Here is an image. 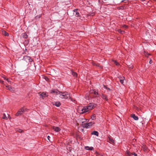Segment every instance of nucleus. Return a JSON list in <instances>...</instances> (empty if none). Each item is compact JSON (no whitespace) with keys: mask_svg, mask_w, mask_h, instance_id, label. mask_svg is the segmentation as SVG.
<instances>
[{"mask_svg":"<svg viewBox=\"0 0 156 156\" xmlns=\"http://www.w3.org/2000/svg\"><path fill=\"white\" fill-rule=\"evenodd\" d=\"M23 130H22V129H19L18 130V132H19V133H21L23 132Z\"/></svg>","mask_w":156,"mask_h":156,"instance_id":"obj_36","label":"nucleus"},{"mask_svg":"<svg viewBox=\"0 0 156 156\" xmlns=\"http://www.w3.org/2000/svg\"><path fill=\"white\" fill-rule=\"evenodd\" d=\"M6 89L9 90L12 92H13L15 90L14 87H12L11 86L7 85L6 86Z\"/></svg>","mask_w":156,"mask_h":156,"instance_id":"obj_9","label":"nucleus"},{"mask_svg":"<svg viewBox=\"0 0 156 156\" xmlns=\"http://www.w3.org/2000/svg\"><path fill=\"white\" fill-rule=\"evenodd\" d=\"M50 137L49 136H47L48 139L49 140V141H50Z\"/></svg>","mask_w":156,"mask_h":156,"instance_id":"obj_39","label":"nucleus"},{"mask_svg":"<svg viewBox=\"0 0 156 156\" xmlns=\"http://www.w3.org/2000/svg\"><path fill=\"white\" fill-rule=\"evenodd\" d=\"M131 117L133 118L135 120H138V116H136L135 114H133L131 115Z\"/></svg>","mask_w":156,"mask_h":156,"instance_id":"obj_15","label":"nucleus"},{"mask_svg":"<svg viewBox=\"0 0 156 156\" xmlns=\"http://www.w3.org/2000/svg\"><path fill=\"white\" fill-rule=\"evenodd\" d=\"M129 68L130 69H133V66L132 65L129 66Z\"/></svg>","mask_w":156,"mask_h":156,"instance_id":"obj_33","label":"nucleus"},{"mask_svg":"<svg viewBox=\"0 0 156 156\" xmlns=\"http://www.w3.org/2000/svg\"><path fill=\"white\" fill-rule=\"evenodd\" d=\"M77 9H76L74 11L76 13L75 16L76 17H78L80 16V14L77 11Z\"/></svg>","mask_w":156,"mask_h":156,"instance_id":"obj_19","label":"nucleus"},{"mask_svg":"<svg viewBox=\"0 0 156 156\" xmlns=\"http://www.w3.org/2000/svg\"><path fill=\"white\" fill-rule=\"evenodd\" d=\"M23 38H24L25 39H26L28 37V35L26 33H23Z\"/></svg>","mask_w":156,"mask_h":156,"instance_id":"obj_24","label":"nucleus"},{"mask_svg":"<svg viewBox=\"0 0 156 156\" xmlns=\"http://www.w3.org/2000/svg\"><path fill=\"white\" fill-rule=\"evenodd\" d=\"M128 0H123L121 1V2H124L125 3H126L127 2H128Z\"/></svg>","mask_w":156,"mask_h":156,"instance_id":"obj_35","label":"nucleus"},{"mask_svg":"<svg viewBox=\"0 0 156 156\" xmlns=\"http://www.w3.org/2000/svg\"><path fill=\"white\" fill-rule=\"evenodd\" d=\"M27 110V108H21L17 112L16 115L17 116L21 115L22 114L23 112Z\"/></svg>","mask_w":156,"mask_h":156,"instance_id":"obj_5","label":"nucleus"},{"mask_svg":"<svg viewBox=\"0 0 156 156\" xmlns=\"http://www.w3.org/2000/svg\"><path fill=\"white\" fill-rule=\"evenodd\" d=\"M120 80V83L122 84H123V81L124 80Z\"/></svg>","mask_w":156,"mask_h":156,"instance_id":"obj_38","label":"nucleus"},{"mask_svg":"<svg viewBox=\"0 0 156 156\" xmlns=\"http://www.w3.org/2000/svg\"><path fill=\"white\" fill-rule=\"evenodd\" d=\"M104 87L106 89H108V90H110V89L109 88H108L107 87H106V86H104Z\"/></svg>","mask_w":156,"mask_h":156,"instance_id":"obj_37","label":"nucleus"},{"mask_svg":"<svg viewBox=\"0 0 156 156\" xmlns=\"http://www.w3.org/2000/svg\"><path fill=\"white\" fill-rule=\"evenodd\" d=\"M23 59H24V60L26 61L27 62H30L33 61L32 59L30 57L27 56H24Z\"/></svg>","mask_w":156,"mask_h":156,"instance_id":"obj_7","label":"nucleus"},{"mask_svg":"<svg viewBox=\"0 0 156 156\" xmlns=\"http://www.w3.org/2000/svg\"><path fill=\"white\" fill-rule=\"evenodd\" d=\"M124 7H125L124 6H122L119 7L118 8H119V9H120L123 10L124 9Z\"/></svg>","mask_w":156,"mask_h":156,"instance_id":"obj_31","label":"nucleus"},{"mask_svg":"<svg viewBox=\"0 0 156 156\" xmlns=\"http://www.w3.org/2000/svg\"><path fill=\"white\" fill-rule=\"evenodd\" d=\"M3 82H4V81H3L2 80H0V83H3Z\"/></svg>","mask_w":156,"mask_h":156,"instance_id":"obj_41","label":"nucleus"},{"mask_svg":"<svg viewBox=\"0 0 156 156\" xmlns=\"http://www.w3.org/2000/svg\"><path fill=\"white\" fill-rule=\"evenodd\" d=\"M87 119L84 118H79L77 121V126L81 125L84 126L86 123L87 122Z\"/></svg>","mask_w":156,"mask_h":156,"instance_id":"obj_1","label":"nucleus"},{"mask_svg":"<svg viewBox=\"0 0 156 156\" xmlns=\"http://www.w3.org/2000/svg\"><path fill=\"white\" fill-rule=\"evenodd\" d=\"M85 149L87 150L92 151L94 149V148L92 147H89L88 146H85L84 147Z\"/></svg>","mask_w":156,"mask_h":156,"instance_id":"obj_13","label":"nucleus"},{"mask_svg":"<svg viewBox=\"0 0 156 156\" xmlns=\"http://www.w3.org/2000/svg\"><path fill=\"white\" fill-rule=\"evenodd\" d=\"M40 95L41 97L43 99L44 98L47 96L46 93H45L43 92L41 93Z\"/></svg>","mask_w":156,"mask_h":156,"instance_id":"obj_14","label":"nucleus"},{"mask_svg":"<svg viewBox=\"0 0 156 156\" xmlns=\"http://www.w3.org/2000/svg\"><path fill=\"white\" fill-rule=\"evenodd\" d=\"M98 2H100V0H99Z\"/></svg>","mask_w":156,"mask_h":156,"instance_id":"obj_44","label":"nucleus"},{"mask_svg":"<svg viewBox=\"0 0 156 156\" xmlns=\"http://www.w3.org/2000/svg\"><path fill=\"white\" fill-rule=\"evenodd\" d=\"M54 105L57 107H59L60 105V103L59 102H55Z\"/></svg>","mask_w":156,"mask_h":156,"instance_id":"obj_22","label":"nucleus"},{"mask_svg":"<svg viewBox=\"0 0 156 156\" xmlns=\"http://www.w3.org/2000/svg\"><path fill=\"white\" fill-rule=\"evenodd\" d=\"M52 129L55 131L56 132H58L60 131L61 129H60L58 127L53 126L52 127Z\"/></svg>","mask_w":156,"mask_h":156,"instance_id":"obj_12","label":"nucleus"},{"mask_svg":"<svg viewBox=\"0 0 156 156\" xmlns=\"http://www.w3.org/2000/svg\"><path fill=\"white\" fill-rule=\"evenodd\" d=\"M72 74L74 77H77V74L76 72H72Z\"/></svg>","mask_w":156,"mask_h":156,"instance_id":"obj_27","label":"nucleus"},{"mask_svg":"<svg viewBox=\"0 0 156 156\" xmlns=\"http://www.w3.org/2000/svg\"><path fill=\"white\" fill-rule=\"evenodd\" d=\"M119 80H125V77L124 76H121L119 77Z\"/></svg>","mask_w":156,"mask_h":156,"instance_id":"obj_32","label":"nucleus"},{"mask_svg":"<svg viewBox=\"0 0 156 156\" xmlns=\"http://www.w3.org/2000/svg\"><path fill=\"white\" fill-rule=\"evenodd\" d=\"M101 98L104 100L107 101L108 99L107 97V96L105 94H102L101 96Z\"/></svg>","mask_w":156,"mask_h":156,"instance_id":"obj_20","label":"nucleus"},{"mask_svg":"<svg viewBox=\"0 0 156 156\" xmlns=\"http://www.w3.org/2000/svg\"><path fill=\"white\" fill-rule=\"evenodd\" d=\"M78 112L79 113L81 114H83L88 112L86 109V107L85 106L79 107L78 108Z\"/></svg>","mask_w":156,"mask_h":156,"instance_id":"obj_3","label":"nucleus"},{"mask_svg":"<svg viewBox=\"0 0 156 156\" xmlns=\"http://www.w3.org/2000/svg\"><path fill=\"white\" fill-rule=\"evenodd\" d=\"M2 118L5 120L8 119V117L6 116L5 114H3V116Z\"/></svg>","mask_w":156,"mask_h":156,"instance_id":"obj_28","label":"nucleus"},{"mask_svg":"<svg viewBox=\"0 0 156 156\" xmlns=\"http://www.w3.org/2000/svg\"><path fill=\"white\" fill-rule=\"evenodd\" d=\"M112 61L114 62V64L117 66H120V64L118 62H117L116 61V60H112Z\"/></svg>","mask_w":156,"mask_h":156,"instance_id":"obj_21","label":"nucleus"},{"mask_svg":"<svg viewBox=\"0 0 156 156\" xmlns=\"http://www.w3.org/2000/svg\"><path fill=\"white\" fill-rule=\"evenodd\" d=\"M93 64L94 66H96L99 67L101 69L102 68V66L101 65H100V64H99L98 63H93Z\"/></svg>","mask_w":156,"mask_h":156,"instance_id":"obj_16","label":"nucleus"},{"mask_svg":"<svg viewBox=\"0 0 156 156\" xmlns=\"http://www.w3.org/2000/svg\"><path fill=\"white\" fill-rule=\"evenodd\" d=\"M5 80H6L8 83H9L10 84H12V83L11 81L7 78H5Z\"/></svg>","mask_w":156,"mask_h":156,"instance_id":"obj_30","label":"nucleus"},{"mask_svg":"<svg viewBox=\"0 0 156 156\" xmlns=\"http://www.w3.org/2000/svg\"><path fill=\"white\" fill-rule=\"evenodd\" d=\"M2 34L5 36H8L9 35V34L6 31H2Z\"/></svg>","mask_w":156,"mask_h":156,"instance_id":"obj_17","label":"nucleus"},{"mask_svg":"<svg viewBox=\"0 0 156 156\" xmlns=\"http://www.w3.org/2000/svg\"><path fill=\"white\" fill-rule=\"evenodd\" d=\"M144 54L147 57H148L149 55H151L150 54H149L147 52H146L145 51L144 52Z\"/></svg>","mask_w":156,"mask_h":156,"instance_id":"obj_26","label":"nucleus"},{"mask_svg":"<svg viewBox=\"0 0 156 156\" xmlns=\"http://www.w3.org/2000/svg\"><path fill=\"white\" fill-rule=\"evenodd\" d=\"M2 77L4 79V80H5V78H6V77H4V76H2Z\"/></svg>","mask_w":156,"mask_h":156,"instance_id":"obj_42","label":"nucleus"},{"mask_svg":"<svg viewBox=\"0 0 156 156\" xmlns=\"http://www.w3.org/2000/svg\"><path fill=\"white\" fill-rule=\"evenodd\" d=\"M61 93L59 94L60 97L62 99H67L69 98H70V94L67 92H60Z\"/></svg>","mask_w":156,"mask_h":156,"instance_id":"obj_2","label":"nucleus"},{"mask_svg":"<svg viewBox=\"0 0 156 156\" xmlns=\"http://www.w3.org/2000/svg\"><path fill=\"white\" fill-rule=\"evenodd\" d=\"M94 122H89L88 123H86V124L84 126H83V127L86 128H89L90 126H91L93 124H94Z\"/></svg>","mask_w":156,"mask_h":156,"instance_id":"obj_8","label":"nucleus"},{"mask_svg":"<svg viewBox=\"0 0 156 156\" xmlns=\"http://www.w3.org/2000/svg\"><path fill=\"white\" fill-rule=\"evenodd\" d=\"M126 155L128 156H132L133 155L134 156H137V155L135 152H133L131 153L129 151H126Z\"/></svg>","mask_w":156,"mask_h":156,"instance_id":"obj_10","label":"nucleus"},{"mask_svg":"<svg viewBox=\"0 0 156 156\" xmlns=\"http://www.w3.org/2000/svg\"><path fill=\"white\" fill-rule=\"evenodd\" d=\"M96 105L93 103H90L87 106H85L86 107L88 112L91 110L93 109L96 106Z\"/></svg>","mask_w":156,"mask_h":156,"instance_id":"obj_4","label":"nucleus"},{"mask_svg":"<svg viewBox=\"0 0 156 156\" xmlns=\"http://www.w3.org/2000/svg\"><path fill=\"white\" fill-rule=\"evenodd\" d=\"M51 93H54L55 94H59L61 93L60 92L58 91V90H51Z\"/></svg>","mask_w":156,"mask_h":156,"instance_id":"obj_11","label":"nucleus"},{"mask_svg":"<svg viewBox=\"0 0 156 156\" xmlns=\"http://www.w3.org/2000/svg\"><path fill=\"white\" fill-rule=\"evenodd\" d=\"M117 31L121 33L122 34H123L125 33V31H123L121 30L120 29H118L117 30Z\"/></svg>","mask_w":156,"mask_h":156,"instance_id":"obj_25","label":"nucleus"},{"mask_svg":"<svg viewBox=\"0 0 156 156\" xmlns=\"http://www.w3.org/2000/svg\"><path fill=\"white\" fill-rule=\"evenodd\" d=\"M123 27L125 28H127L128 27V26L126 25H123Z\"/></svg>","mask_w":156,"mask_h":156,"instance_id":"obj_34","label":"nucleus"},{"mask_svg":"<svg viewBox=\"0 0 156 156\" xmlns=\"http://www.w3.org/2000/svg\"><path fill=\"white\" fill-rule=\"evenodd\" d=\"M91 134L97 136H98V132H97V131H94L93 132H92L91 133Z\"/></svg>","mask_w":156,"mask_h":156,"instance_id":"obj_18","label":"nucleus"},{"mask_svg":"<svg viewBox=\"0 0 156 156\" xmlns=\"http://www.w3.org/2000/svg\"><path fill=\"white\" fill-rule=\"evenodd\" d=\"M10 117V115H8V118H9V117Z\"/></svg>","mask_w":156,"mask_h":156,"instance_id":"obj_43","label":"nucleus"},{"mask_svg":"<svg viewBox=\"0 0 156 156\" xmlns=\"http://www.w3.org/2000/svg\"><path fill=\"white\" fill-rule=\"evenodd\" d=\"M152 62V60L151 59L149 61V63L150 64H151Z\"/></svg>","mask_w":156,"mask_h":156,"instance_id":"obj_40","label":"nucleus"},{"mask_svg":"<svg viewBox=\"0 0 156 156\" xmlns=\"http://www.w3.org/2000/svg\"><path fill=\"white\" fill-rule=\"evenodd\" d=\"M90 96H92L94 98L97 97L98 95V91L95 90H91L90 93Z\"/></svg>","mask_w":156,"mask_h":156,"instance_id":"obj_6","label":"nucleus"},{"mask_svg":"<svg viewBox=\"0 0 156 156\" xmlns=\"http://www.w3.org/2000/svg\"><path fill=\"white\" fill-rule=\"evenodd\" d=\"M109 140L110 141V143H114V140L111 137H108Z\"/></svg>","mask_w":156,"mask_h":156,"instance_id":"obj_23","label":"nucleus"},{"mask_svg":"<svg viewBox=\"0 0 156 156\" xmlns=\"http://www.w3.org/2000/svg\"><path fill=\"white\" fill-rule=\"evenodd\" d=\"M91 119L92 120H94L96 119V116L95 114L93 115L91 117Z\"/></svg>","mask_w":156,"mask_h":156,"instance_id":"obj_29","label":"nucleus"}]
</instances>
